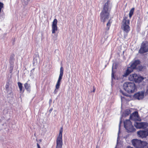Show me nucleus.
I'll use <instances>...</instances> for the list:
<instances>
[{
	"label": "nucleus",
	"mask_w": 148,
	"mask_h": 148,
	"mask_svg": "<svg viewBox=\"0 0 148 148\" xmlns=\"http://www.w3.org/2000/svg\"><path fill=\"white\" fill-rule=\"evenodd\" d=\"M111 23V22H110V20H109L108 23H107V30H108L109 29V27L110 26Z\"/></svg>",
	"instance_id": "obj_24"
},
{
	"label": "nucleus",
	"mask_w": 148,
	"mask_h": 148,
	"mask_svg": "<svg viewBox=\"0 0 148 148\" xmlns=\"http://www.w3.org/2000/svg\"><path fill=\"white\" fill-rule=\"evenodd\" d=\"M130 113V109H129L126 110L125 112V114L126 116L129 115Z\"/></svg>",
	"instance_id": "obj_20"
},
{
	"label": "nucleus",
	"mask_w": 148,
	"mask_h": 148,
	"mask_svg": "<svg viewBox=\"0 0 148 148\" xmlns=\"http://www.w3.org/2000/svg\"><path fill=\"white\" fill-rule=\"evenodd\" d=\"M143 79V78L137 75L136 74L130 75L129 77V79L130 80L134 81L136 82H140Z\"/></svg>",
	"instance_id": "obj_6"
},
{
	"label": "nucleus",
	"mask_w": 148,
	"mask_h": 148,
	"mask_svg": "<svg viewBox=\"0 0 148 148\" xmlns=\"http://www.w3.org/2000/svg\"><path fill=\"white\" fill-rule=\"evenodd\" d=\"M56 88L55 89V90H54V92L55 94H56L57 93V91H56Z\"/></svg>",
	"instance_id": "obj_32"
},
{
	"label": "nucleus",
	"mask_w": 148,
	"mask_h": 148,
	"mask_svg": "<svg viewBox=\"0 0 148 148\" xmlns=\"http://www.w3.org/2000/svg\"><path fill=\"white\" fill-rule=\"evenodd\" d=\"M120 92H121L122 93L123 95H125V94L124 93H123L122 92V91L121 90H120Z\"/></svg>",
	"instance_id": "obj_33"
},
{
	"label": "nucleus",
	"mask_w": 148,
	"mask_h": 148,
	"mask_svg": "<svg viewBox=\"0 0 148 148\" xmlns=\"http://www.w3.org/2000/svg\"><path fill=\"white\" fill-rule=\"evenodd\" d=\"M30 0H24L23 1V5H26L27 4L29 1Z\"/></svg>",
	"instance_id": "obj_25"
},
{
	"label": "nucleus",
	"mask_w": 148,
	"mask_h": 148,
	"mask_svg": "<svg viewBox=\"0 0 148 148\" xmlns=\"http://www.w3.org/2000/svg\"><path fill=\"white\" fill-rule=\"evenodd\" d=\"M135 127L137 129H144L148 126V123L145 122H136L134 124Z\"/></svg>",
	"instance_id": "obj_8"
},
{
	"label": "nucleus",
	"mask_w": 148,
	"mask_h": 148,
	"mask_svg": "<svg viewBox=\"0 0 148 148\" xmlns=\"http://www.w3.org/2000/svg\"><path fill=\"white\" fill-rule=\"evenodd\" d=\"M146 94H148V89H147V90H146Z\"/></svg>",
	"instance_id": "obj_31"
},
{
	"label": "nucleus",
	"mask_w": 148,
	"mask_h": 148,
	"mask_svg": "<svg viewBox=\"0 0 148 148\" xmlns=\"http://www.w3.org/2000/svg\"><path fill=\"white\" fill-rule=\"evenodd\" d=\"M18 86L19 87V88L20 89V90L21 92L22 90V88H23L22 84L21 82H18Z\"/></svg>",
	"instance_id": "obj_21"
},
{
	"label": "nucleus",
	"mask_w": 148,
	"mask_h": 148,
	"mask_svg": "<svg viewBox=\"0 0 148 148\" xmlns=\"http://www.w3.org/2000/svg\"><path fill=\"white\" fill-rule=\"evenodd\" d=\"M96 148H97V147Z\"/></svg>",
	"instance_id": "obj_38"
},
{
	"label": "nucleus",
	"mask_w": 148,
	"mask_h": 148,
	"mask_svg": "<svg viewBox=\"0 0 148 148\" xmlns=\"http://www.w3.org/2000/svg\"><path fill=\"white\" fill-rule=\"evenodd\" d=\"M140 61L138 60H135L131 63L130 66L128 67L125 73L123 75V77H127L130 73L132 72L133 69H135L136 66L139 65Z\"/></svg>",
	"instance_id": "obj_3"
},
{
	"label": "nucleus",
	"mask_w": 148,
	"mask_h": 148,
	"mask_svg": "<svg viewBox=\"0 0 148 148\" xmlns=\"http://www.w3.org/2000/svg\"><path fill=\"white\" fill-rule=\"evenodd\" d=\"M111 5L109 0H107L103 10L100 14L101 21L104 23L108 20L109 16Z\"/></svg>",
	"instance_id": "obj_1"
},
{
	"label": "nucleus",
	"mask_w": 148,
	"mask_h": 148,
	"mask_svg": "<svg viewBox=\"0 0 148 148\" xmlns=\"http://www.w3.org/2000/svg\"><path fill=\"white\" fill-rule=\"evenodd\" d=\"M130 118L131 119L134 121H139L140 120V119L139 118L138 112L136 111L133 112L130 115Z\"/></svg>",
	"instance_id": "obj_12"
},
{
	"label": "nucleus",
	"mask_w": 148,
	"mask_h": 148,
	"mask_svg": "<svg viewBox=\"0 0 148 148\" xmlns=\"http://www.w3.org/2000/svg\"><path fill=\"white\" fill-rule=\"evenodd\" d=\"M51 110H52L51 109L50 111H51Z\"/></svg>",
	"instance_id": "obj_37"
},
{
	"label": "nucleus",
	"mask_w": 148,
	"mask_h": 148,
	"mask_svg": "<svg viewBox=\"0 0 148 148\" xmlns=\"http://www.w3.org/2000/svg\"><path fill=\"white\" fill-rule=\"evenodd\" d=\"M56 148H62V138L58 137L56 139Z\"/></svg>",
	"instance_id": "obj_14"
},
{
	"label": "nucleus",
	"mask_w": 148,
	"mask_h": 148,
	"mask_svg": "<svg viewBox=\"0 0 148 148\" xmlns=\"http://www.w3.org/2000/svg\"><path fill=\"white\" fill-rule=\"evenodd\" d=\"M57 20L56 19H54L52 22V26H57Z\"/></svg>",
	"instance_id": "obj_22"
},
{
	"label": "nucleus",
	"mask_w": 148,
	"mask_h": 148,
	"mask_svg": "<svg viewBox=\"0 0 148 148\" xmlns=\"http://www.w3.org/2000/svg\"><path fill=\"white\" fill-rule=\"evenodd\" d=\"M24 86L25 89L29 91L30 90V84H28L27 82L24 84Z\"/></svg>",
	"instance_id": "obj_16"
},
{
	"label": "nucleus",
	"mask_w": 148,
	"mask_h": 148,
	"mask_svg": "<svg viewBox=\"0 0 148 148\" xmlns=\"http://www.w3.org/2000/svg\"><path fill=\"white\" fill-rule=\"evenodd\" d=\"M114 72L113 71V67H112V79H113V78H114Z\"/></svg>",
	"instance_id": "obj_26"
},
{
	"label": "nucleus",
	"mask_w": 148,
	"mask_h": 148,
	"mask_svg": "<svg viewBox=\"0 0 148 148\" xmlns=\"http://www.w3.org/2000/svg\"><path fill=\"white\" fill-rule=\"evenodd\" d=\"M132 143L134 147L136 148H141V141L136 139L133 140Z\"/></svg>",
	"instance_id": "obj_11"
},
{
	"label": "nucleus",
	"mask_w": 148,
	"mask_h": 148,
	"mask_svg": "<svg viewBox=\"0 0 148 148\" xmlns=\"http://www.w3.org/2000/svg\"><path fill=\"white\" fill-rule=\"evenodd\" d=\"M145 148H148V145L146 146Z\"/></svg>",
	"instance_id": "obj_35"
},
{
	"label": "nucleus",
	"mask_w": 148,
	"mask_h": 148,
	"mask_svg": "<svg viewBox=\"0 0 148 148\" xmlns=\"http://www.w3.org/2000/svg\"><path fill=\"white\" fill-rule=\"evenodd\" d=\"M121 121L120 122L119 124V133H118V135H119L120 131V124H121Z\"/></svg>",
	"instance_id": "obj_27"
},
{
	"label": "nucleus",
	"mask_w": 148,
	"mask_h": 148,
	"mask_svg": "<svg viewBox=\"0 0 148 148\" xmlns=\"http://www.w3.org/2000/svg\"><path fill=\"white\" fill-rule=\"evenodd\" d=\"M52 34L55 33L56 31L58 30V27L57 26H52Z\"/></svg>",
	"instance_id": "obj_17"
},
{
	"label": "nucleus",
	"mask_w": 148,
	"mask_h": 148,
	"mask_svg": "<svg viewBox=\"0 0 148 148\" xmlns=\"http://www.w3.org/2000/svg\"><path fill=\"white\" fill-rule=\"evenodd\" d=\"M127 17H125L122 21V27H123V30L126 33L128 32L130 30V27L129 26L130 21L127 19Z\"/></svg>",
	"instance_id": "obj_5"
},
{
	"label": "nucleus",
	"mask_w": 148,
	"mask_h": 148,
	"mask_svg": "<svg viewBox=\"0 0 148 148\" xmlns=\"http://www.w3.org/2000/svg\"><path fill=\"white\" fill-rule=\"evenodd\" d=\"M14 54H11L10 56V59L9 60V62L12 65L13 64L14 60Z\"/></svg>",
	"instance_id": "obj_15"
},
{
	"label": "nucleus",
	"mask_w": 148,
	"mask_h": 148,
	"mask_svg": "<svg viewBox=\"0 0 148 148\" xmlns=\"http://www.w3.org/2000/svg\"><path fill=\"white\" fill-rule=\"evenodd\" d=\"M148 52V44L146 42H143L141 44L139 53H143Z\"/></svg>",
	"instance_id": "obj_7"
},
{
	"label": "nucleus",
	"mask_w": 148,
	"mask_h": 148,
	"mask_svg": "<svg viewBox=\"0 0 148 148\" xmlns=\"http://www.w3.org/2000/svg\"><path fill=\"white\" fill-rule=\"evenodd\" d=\"M124 88L129 93H132L136 90V87L134 82H126L123 84Z\"/></svg>",
	"instance_id": "obj_2"
},
{
	"label": "nucleus",
	"mask_w": 148,
	"mask_h": 148,
	"mask_svg": "<svg viewBox=\"0 0 148 148\" xmlns=\"http://www.w3.org/2000/svg\"><path fill=\"white\" fill-rule=\"evenodd\" d=\"M37 145L38 148H40V146L39 145V144H38V143H37Z\"/></svg>",
	"instance_id": "obj_29"
},
{
	"label": "nucleus",
	"mask_w": 148,
	"mask_h": 148,
	"mask_svg": "<svg viewBox=\"0 0 148 148\" xmlns=\"http://www.w3.org/2000/svg\"><path fill=\"white\" fill-rule=\"evenodd\" d=\"M3 17L2 16L0 15V20H2L3 18Z\"/></svg>",
	"instance_id": "obj_28"
},
{
	"label": "nucleus",
	"mask_w": 148,
	"mask_h": 148,
	"mask_svg": "<svg viewBox=\"0 0 148 148\" xmlns=\"http://www.w3.org/2000/svg\"><path fill=\"white\" fill-rule=\"evenodd\" d=\"M62 128H61L60 130V133L58 137L62 138Z\"/></svg>",
	"instance_id": "obj_23"
},
{
	"label": "nucleus",
	"mask_w": 148,
	"mask_h": 148,
	"mask_svg": "<svg viewBox=\"0 0 148 148\" xmlns=\"http://www.w3.org/2000/svg\"><path fill=\"white\" fill-rule=\"evenodd\" d=\"M147 144V143L146 142L141 141V148L144 147L145 146H146Z\"/></svg>",
	"instance_id": "obj_19"
},
{
	"label": "nucleus",
	"mask_w": 148,
	"mask_h": 148,
	"mask_svg": "<svg viewBox=\"0 0 148 148\" xmlns=\"http://www.w3.org/2000/svg\"><path fill=\"white\" fill-rule=\"evenodd\" d=\"M140 70H141L143 68V67L142 66H140Z\"/></svg>",
	"instance_id": "obj_34"
},
{
	"label": "nucleus",
	"mask_w": 148,
	"mask_h": 148,
	"mask_svg": "<svg viewBox=\"0 0 148 148\" xmlns=\"http://www.w3.org/2000/svg\"><path fill=\"white\" fill-rule=\"evenodd\" d=\"M134 8H132L131 10H130L129 13V16L130 18H131L133 14Z\"/></svg>",
	"instance_id": "obj_18"
},
{
	"label": "nucleus",
	"mask_w": 148,
	"mask_h": 148,
	"mask_svg": "<svg viewBox=\"0 0 148 148\" xmlns=\"http://www.w3.org/2000/svg\"><path fill=\"white\" fill-rule=\"evenodd\" d=\"M64 69L61 66L60 68V73L59 77L56 85V89H58L59 88L60 84V82L62 79V76L63 74Z\"/></svg>",
	"instance_id": "obj_9"
},
{
	"label": "nucleus",
	"mask_w": 148,
	"mask_h": 148,
	"mask_svg": "<svg viewBox=\"0 0 148 148\" xmlns=\"http://www.w3.org/2000/svg\"><path fill=\"white\" fill-rule=\"evenodd\" d=\"M95 88H94V86H93V92H95Z\"/></svg>",
	"instance_id": "obj_30"
},
{
	"label": "nucleus",
	"mask_w": 148,
	"mask_h": 148,
	"mask_svg": "<svg viewBox=\"0 0 148 148\" xmlns=\"http://www.w3.org/2000/svg\"><path fill=\"white\" fill-rule=\"evenodd\" d=\"M144 92H140L135 94L134 95V97L138 100L142 99L144 97Z\"/></svg>",
	"instance_id": "obj_13"
},
{
	"label": "nucleus",
	"mask_w": 148,
	"mask_h": 148,
	"mask_svg": "<svg viewBox=\"0 0 148 148\" xmlns=\"http://www.w3.org/2000/svg\"><path fill=\"white\" fill-rule=\"evenodd\" d=\"M8 87V86L7 85H6V88H7V87Z\"/></svg>",
	"instance_id": "obj_36"
},
{
	"label": "nucleus",
	"mask_w": 148,
	"mask_h": 148,
	"mask_svg": "<svg viewBox=\"0 0 148 148\" xmlns=\"http://www.w3.org/2000/svg\"><path fill=\"white\" fill-rule=\"evenodd\" d=\"M124 126L128 132H132L135 131L136 129L132 125L129 119L126 120L124 122Z\"/></svg>",
	"instance_id": "obj_4"
},
{
	"label": "nucleus",
	"mask_w": 148,
	"mask_h": 148,
	"mask_svg": "<svg viewBox=\"0 0 148 148\" xmlns=\"http://www.w3.org/2000/svg\"><path fill=\"white\" fill-rule=\"evenodd\" d=\"M137 134L139 137L142 138H146L148 136V129L138 131L137 132Z\"/></svg>",
	"instance_id": "obj_10"
}]
</instances>
